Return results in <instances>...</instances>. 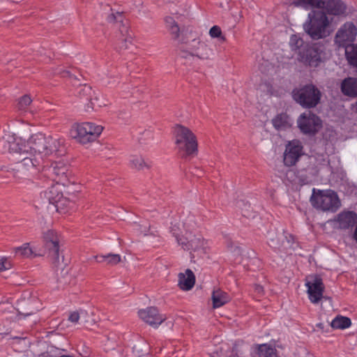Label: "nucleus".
Instances as JSON below:
<instances>
[{"instance_id":"obj_1","label":"nucleus","mask_w":357,"mask_h":357,"mask_svg":"<svg viewBox=\"0 0 357 357\" xmlns=\"http://www.w3.org/2000/svg\"><path fill=\"white\" fill-rule=\"evenodd\" d=\"M1 139L8 144L13 161L17 164V169L24 175H34L47 156L59 151L61 144L59 139L36 133L28 141L16 137L6 128H3Z\"/></svg>"},{"instance_id":"obj_2","label":"nucleus","mask_w":357,"mask_h":357,"mask_svg":"<svg viewBox=\"0 0 357 357\" xmlns=\"http://www.w3.org/2000/svg\"><path fill=\"white\" fill-rule=\"evenodd\" d=\"M170 232L175 237L178 245L183 250L192 252H205L208 242L204 240L197 230V224L192 216L188 217L183 224V230L179 225H174L170 228Z\"/></svg>"},{"instance_id":"obj_3","label":"nucleus","mask_w":357,"mask_h":357,"mask_svg":"<svg viewBox=\"0 0 357 357\" xmlns=\"http://www.w3.org/2000/svg\"><path fill=\"white\" fill-rule=\"evenodd\" d=\"M289 46L292 51L298 53L301 62L311 67L318 66L325 57L323 45H304L299 35L294 34L290 37Z\"/></svg>"},{"instance_id":"obj_4","label":"nucleus","mask_w":357,"mask_h":357,"mask_svg":"<svg viewBox=\"0 0 357 357\" xmlns=\"http://www.w3.org/2000/svg\"><path fill=\"white\" fill-rule=\"evenodd\" d=\"M303 26L305 32L313 40L325 38L334 29L326 14L318 10L310 12Z\"/></svg>"},{"instance_id":"obj_5","label":"nucleus","mask_w":357,"mask_h":357,"mask_svg":"<svg viewBox=\"0 0 357 357\" xmlns=\"http://www.w3.org/2000/svg\"><path fill=\"white\" fill-rule=\"evenodd\" d=\"M357 36V28L352 22L344 23L337 31L335 43L345 48L348 63L357 68V45H353Z\"/></svg>"},{"instance_id":"obj_6","label":"nucleus","mask_w":357,"mask_h":357,"mask_svg":"<svg viewBox=\"0 0 357 357\" xmlns=\"http://www.w3.org/2000/svg\"><path fill=\"white\" fill-rule=\"evenodd\" d=\"M175 143L178 151L183 156L197 152V141L195 135L187 127L176 125L174 127Z\"/></svg>"},{"instance_id":"obj_7","label":"nucleus","mask_w":357,"mask_h":357,"mask_svg":"<svg viewBox=\"0 0 357 357\" xmlns=\"http://www.w3.org/2000/svg\"><path fill=\"white\" fill-rule=\"evenodd\" d=\"M310 202L313 207L322 211L335 212L341 205L337 193L330 189L313 188Z\"/></svg>"},{"instance_id":"obj_8","label":"nucleus","mask_w":357,"mask_h":357,"mask_svg":"<svg viewBox=\"0 0 357 357\" xmlns=\"http://www.w3.org/2000/svg\"><path fill=\"white\" fill-rule=\"evenodd\" d=\"M103 127L93 122L74 123L70 130V135L81 144H87L96 139L102 133Z\"/></svg>"},{"instance_id":"obj_9","label":"nucleus","mask_w":357,"mask_h":357,"mask_svg":"<svg viewBox=\"0 0 357 357\" xmlns=\"http://www.w3.org/2000/svg\"><path fill=\"white\" fill-rule=\"evenodd\" d=\"M293 4L305 10L322 8L333 15H341L346 12V5L341 0H294Z\"/></svg>"},{"instance_id":"obj_10","label":"nucleus","mask_w":357,"mask_h":357,"mask_svg":"<svg viewBox=\"0 0 357 357\" xmlns=\"http://www.w3.org/2000/svg\"><path fill=\"white\" fill-rule=\"evenodd\" d=\"M294 99L303 107L312 108L318 105L321 92L313 84H307L293 91Z\"/></svg>"},{"instance_id":"obj_11","label":"nucleus","mask_w":357,"mask_h":357,"mask_svg":"<svg viewBox=\"0 0 357 357\" xmlns=\"http://www.w3.org/2000/svg\"><path fill=\"white\" fill-rule=\"evenodd\" d=\"M297 126L303 134L312 136L322 128V121L311 112H305L298 118Z\"/></svg>"},{"instance_id":"obj_12","label":"nucleus","mask_w":357,"mask_h":357,"mask_svg":"<svg viewBox=\"0 0 357 357\" xmlns=\"http://www.w3.org/2000/svg\"><path fill=\"white\" fill-rule=\"evenodd\" d=\"M305 285L310 302L313 304L318 303L321 300L324 291V285L321 277L317 275H308Z\"/></svg>"},{"instance_id":"obj_13","label":"nucleus","mask_w":357,"mask_h":357,"mask_svg":"<svg viewBox=\"0 0 357 357\" xmlns=\"http://www.w3.org/2000/svg\"><path fill=\"white\" fill-rule=\"evenodd\" d=\"M303 155H304V151L301 142L298 139L289 141L285 146L283 154L284 165L287 167L295 165Z\"/></svg>"},{"instance_id":"obj_14","label":"nucleus","mask_w":357,"mask_h":357,"mask_svg":"<svg viewBox=\"0 0 357 357\" xmlns=\"http://www.w3.org/2000/svg\"><path fill=\"white\" fill-rule=\"evenodd\" d=\"M138 314L141 319L153 328H158L166 319L165 315L160 314L153 307L140 310Z\"/></svg>"},{"instance_id":"obj_15","label":"nucleus","mask_w":357,"mask_h":357,"mask_svg":"<svg viewBox=\"0 0 357 357\" xmlns=\"http://www.w3.org/2000/svg\"><path fill=\"white\" fill-rule=\"evenodd\" d=\"M49 171L54 175L53 178L55 182L59 181L63 184L68 182V167L63 160L53 162L49 169Z\"/></svg>"},{"instance_id":"obj_16","label":"nucleus","mask_w":357,"mask_h":357,"mask_svg":"<svg viewBox=\"0 0 357 357\" xmlns=\"http://www.w3.org/2000/svg\"><path fill=\"white\" fill-rule=\"evenodd\" d=\"M357 220V213L354 211H344L340 213L335 221L341 229H348L354 225Z\"/></svg>"},{"instance_id":"obj_17","label":"nucleus","mask_w":357,"mask_h":357,"mask_svg":"<svg viewBox=\"0 0 357 357\" xmlns=\"http://www.w3.org/2000/svg\"><path fill=\"white\" fill-rule=\"evenodd\" d=\"M13 252L15 256L24 258L36 257L39 255L35 245L30 243H25L20 246L14 248Z\"/></svg>"},{"instance_id":"obj_18","label":"nucleus","mask_w":357,"mask_h":357,"mask_svg":"<svg viewBox=\"0 0 357 357\" xmlns=\"http://www.w3.org/2000/svg\"><path fill=\"white\" fill-rule=\"evenodd\" d=\"M293 123V119L286 113L278 114L272 119L273 127L278 131L290 128Z\"/></svg>"},{"instance_id":"obj_19","label":"nucleus","mask_w":357,"mask_h":357,"mask_svg":"<svg viewBox=\"0 0 357 357\" xmlns=\"http://www.w3.org/2000/svg\"><path fill=\"white\" fill-rule=\"evenodd\" d=\"M197 45L192 50L191 54L200 59H208L213 55L212 49L204 42L193 40Z\"/></svg>"},{"instance_id":"obj_20","label":"nucleus","mask_w":357,"mask_h":357,"mask_svg":"<svg viewBox=\"0 0 357 357\" xmlns=\"http://www.w3.org/2000/svg\"><path fill=\"white\" fill-rule=\"evenodd\" d=\"M195 282V277L193 272L187 269L185 273H181L178 274V286L184 291L190 290Z\"/></svg>"},{"instance_id":"obj_21","label":"nucleus","mask_w":357,"mask_h":357,"mask_svg":"<svg viewBox=\"0 0 357 357\" xmlns=\"http://www.w3.org/2000/svg\"><path fill=\"white\" fill-rule=\"evenodd\" d=\"M252 357H278L277 349L269 344H261L257 346Z\"/></svg>"},{"instance_id":"obj_22","label":"nucleus","mask_w":357,"mask_h":357,"mask_svg":"<svg viewBox=\"0 0 357 357\" xmlns=\"http://www.w3.org/2000/svg\"><path fill=\"white\" fill-rule=\"evenodd\" d=\"M50 199L56 202L54 206L59 213H66L74 206V202L64 197L63 195L57 194L56 197H50Z\"/></svg>"},{"instance_id":"obj_23","label":"nucleus","mask_w":357,"mask_h":357,"mask_svg":"<svg viewBox=\"0 0 357 357\" xmlns=\"http://www.w3.org/2000/svg\"><path fill=\"white\" fill-rule=\"evenodd\" d=\"M342 93L348 96H357V79L348 77L344 79L341 84Z\"/></svg>"},{"instance_id":"obj_24","label":"nucleus","mask_w":357,"mask_h":357,"mask_svg":"<svg viewBox=\"0 0 357 357\" xmlns=\"http://www.w3.org/2000/svg\"><path fill=\"white\" fill-rule=\"evenodd\" d=\"M66 185V184L59 183V181L55 182L54 184H53L50 188H49L47 190H45L43 192L44 197L50 204H52L54 205L56 202L50 199V197H56L57 194H59V195H62L63 190Z\"/></svg>"},{"instance_id":"obj_25","label":"nucleus","mask_w":357,"mask_h":357,"mask_svg":"<svg viewBox=\"0 0 357 357\" xmlns=\"http://www.w3.org/2000/svg\"><path fill=\"white\" fill-rule=\"evenodd\" d=\"M230 300L229 296L220 289H215L212 294L213 306L218 308L226 304Z\"/></svg>"},{"instance_id":"obj_26","label":"nucleus","mask_w":357,"mask_h":357,"mask_svg":"<svg viewBox=\"0 0 357 357\" xmlns=\"http://www.w3.org/2000/svg\"><path fill=\"white\" fill-rule=\"evenodd\" d=\"M43 238L47 243H50L52 245V247L50 248L52 252L56 257H58L59 246L56 233L53 230H48L44 234Z\"/></svg>"},{"instance_id":"obj_27","label":"nucleus","mask_w":357,"mask_h":357,"mask_svg":"<svg viewBox=\"0 0 357 357\" xmlns=\"http://www.w3.org/2000/svg\"><path fill=\"white\" fill-rule=\"evenodd\" d=\"M167 28L175 39L184 43L183 39H180V29L172 17L167 16L165 19Z\"/></svg>"},{"instance_id":"obj_28","label":"nucleus","mask_w":357,"mask_h":357,"mask_svg":"<svg viewBox=\"0 0 357 357\" xmlns=\"http://www.w3.org/2000/svg\"><path fill=\"white\" fill-rule=\"evenodd\" d=\"M351 321L347 317L338 315L335 317L331 321V326L335 329H345L350 327Z\"/></svg>"},{"instance_id":"obj_29","label":"nucleus","mask_w":357,"mask_h":357,"mask_svg":"<svg viewBox=\"0 0 357 357\" xmlns=\"http://www.w3.org/2000/svg\"><path fill=\"white\" fill-rule=\"evenodd\" d=\"M98 263H105L108 265H116L121 261V256L118 254L100 255L96 257Z\"/></svg>"},{"instance_id":"obj_30","label":"nucleus","mask_w":357,"mask_h":357,"mask_svg":"<svg viewBox=\"0 0 357 357\" xmlns=\"http://www.w3.org/2000/svg\"><path fill=\"white\" fill-rule=\"evenodd\" d=\"M130 165L133 168L137 169H144L149 168L151 162L149 160H145L140 155L132 156L130 160Z\"/></svg>"},{"instance_id":"obj_31","label":"nucleus","mask_w":357,"mask_h":357,"mask_svg":"<svg viewBox=\"0 0 357 357\" xmlns=\"http://www.w3.org/2000/svg\"><path fill=\"white\" fill-rule=\"evenodd\" d=\"M77 93L83 102L89 101L91 97L92 89L88 85H80L77 89Z\"/></svg>"},{"instance_id":"obj_32","label":"nucleus","mask_w":357,"mask_h":357,"mask_svg":"<svg viewBox=\"0 0 357 357\" xmlns=\"http://www.w3.org/2000/svg\"><path fill=\"white\" fill-rule=\"evenodd\" d=\"M80 315H83V317H80V324H93L96 323V319L91 316L86 310H79Z\"/></svg>"},{"instance_id":"obj_33","label":"nucleus","mask_w":357,"mask_h":357,"mask_svg":"<svg viewBox=\"0 0 357 357\" xmlns=\"http://www.w3.org/2000/svg\"><path fill=\"white\" fill-rule=\"evenodd\" d=\"M135 229L138 234H142L144 236L149 235V225L147 222H144L143 224H136L135 225Z\"/></svg>"},{"instance_id":"obj_34","label":"nucleus","mask_w":357,"mask_h":357,"mask_svg":"<svg viewBox=\"0 0 357 357\" xmlns=\"http://www.w3.org/2000/svg\"><path fill=\"white\" fill-rule=\"evenodd\" d=\"M275 234L273 232H269L268 234V243L269 245L274 249H280V245L279 242V239L278 238H275Z\"/></svg>"},{"instance_id":"obj_35","label":"nucleus","mask_w":357,"mask_h":357,"mask_svg":"<svg viewBox=\"0 0 357 357\" xmlns=\"http://www.w3.org/2000/svg\"><path fill=\"white\" fill-rule=\"evenodd\" d=\"M32 100L29 96H24L20 98L18 102V108L20 110L25 111L26 109V107L29 106Z\"/></svg>"},{"instance_id":"obj_36","label":"nucleus","mask_w":357,"mask_h":357,"mask_svg":"<svg viewBox=\"0 0 357 357\" xmlns=\"http://www.w3.org/2000/svg\"><path fill=\"white\" fill-rule=\"evenodd\" d=\"M12 264L7 257L0 258V271H4L11 268Z\"/></svg>"},{"instance_id":"obj_37","label":"nucleus","mask_w":357,"mask_h":357,"mask_svg":"<svg viewBox=\"0 0 357 357\" xmlns=\"http://www.w3.org/2000/svg\"><path fill=\"white\" fill-rule=\"evenodd\" d=\"M80 315L79 310L73 312L70 314L68 321H70L73 324H80Z\"/></svg>"},{"instance_id":"obj_38","label":"nucleus","mask_w":357,"mask_h":357,"mask_svg":"<svg viewBox=\"0 0 357 357\" xmlns=\"http://www.w3.org/2000/svg\"><path fill=\"white\" fill-rule=\"evenodd\" d=\"M209 35L212 38H220L222 36L221 29L218 26H213L209 30Z\"/></svg>"},{"instance_id":"obj_39","label":"nucleus","mask_w":357,"mask_h":357,"mask_svg":"<svg viewBox=\"0 0 357 357\" xmlns=\"http://www.w3.org/2000/svg\"><path fill=\"white\" fill-rule=\"evenodd\" d=\"M259 89L262 91L267 92L268 93H272V85L270 84V82L261 83L259 85Z\"/></svg>"},{"instance_id":"obj_40","label":"nucleus","mask_w":357,"mask_h":357,"mask_svg":"<svg viewBox=\"0 0 357 357\" xmlns=\"http://www.w3.org/2000/svg\"><path fill=\"white\" fill-rule=\"evenodd\" d=\"M153 139V133H152V131L150 130H145L143 134H142V137L140 138V140L141 141H144L143 142H146V140L148 139Z\"/></svg>"},{"instance_id":"obj_41","label":"nucleus","mask_w":357,"mask_h":357,"mask_svg":"<svg viewBox=\"0 0 357 357\" xmlns=\"http://www.w3.org/2000/svg\"><path fill=\"white\" fill-rule=\"evenodd\" d=\"M13 344L19 343V344H22L24 347H25L27 344V341H26V338L14 337H13Z\"/></svg>"},{"instance_id":"obj_42","label":"nucleus","mask_w":357,"mask_h":357,"mask_svg":"<svg viewBox=\"0 0 357 357\" xmlns=\"http://www.w3.org/2000/svg\"><path fill=\"white\" fill-rule=\"evenodd\" d=\"M119 17H121L120 13H116V14L112 13L108 16V21L109 22H114Z\"/></svg>"},{"instance_id":"obj_43","label":"nucleus","mask_w":357,"mask_h":357,"mask_svg":"<svg viewBox=\"0 0 357 357\" xmlns=\"http://www.w3.org/2000/svg\"><path fill=\"white\" fill-rule=\"evenodd\" d=\"M289 238H288V237H287V236H285L286 242H284V241H283V243H283V244H284V243H286V244H287V245H284V247H285V248H286V247H290V248H293V244H292V243H291V241H293V237H292L291 235H289Z\"/></svg>"},{"instance_id":"obj_44","label":"nucleus","mask_w":357,"mask_h":357,"mask_svg":"<svg viewBox=\"0 0 357 357\" xmlns=\"http://www.w3.org/2000/svg\"><path fill=\"white\" fill-rule=\"evenodd\" d=\"M255 291L259 294H262L264 293V288L260 284H255Z\"/></svg>"},{"instance_id":"obj_45","label":"nucleus","mask_w":357,"mask_h":357,"mask_svg":"<svg viewBox=\"0 0 357 357\" xmlns=\"http://www.w3.org/2000/svg\"><path fill=\"white\" fill-rule=\"evenodd\" d=\"M63 73V77L70 76V73L68 71H65Z\"/></svg>"},{"instance_id":"obj_46","label":"nucleus","mask_w":357,"mask_h":357,"mask_svg":"<svg viewBox=\"0 0 357 357\" xmlns=\"http://www.w3.org/2000/svg\"><path fill=\"white\" fill-rule=\"evenodd\" d=\"M111 83H112V81H109V80H108V81H107V80H104V81H103V84H111Z\"/></svg>"},{"instance_id":"obj_47","label":"nucleus","mask_w":357,"mask_h":357,"mask_svg":"<svg viewBox=\"0 0 357 357\" xmlns=\"http://www.w3.org/2000/svg\"><path fill=\"white\" fill-rule=\"evenodd\" d=\"M106 76H107V77H112V76H113V74H112V73H110L107 72V74H106Z\"/></svg>"},{"instance_id":"obj_48","label":"nucleus","mask_w":357,"mask_h":357,"mask_svg":"<svg viewBox=\"0 0 357 357\" xmlns=\"http://www.w3.org/2000/svg\"><path fill=\"white\" fill-rule=\"evenodd\" d=\"M354 109L357 112V101H356V105L354 106Z\"/></svg>"},{"instance_id":"obj_49","label":"nucleus","mask_w":357,"mask_h":357,"mask_svg":"<svg viewBox=\"0 0 357 357\" xmlns=\"http://www.w3.org/2000/svg\"><path fill=\"white\" fill-rule=\"evenodd\" d=\"M64 324H65V322H64V321H63V322L61 323V328H63V326Z\"/></svg>"},{"instance_id":"obj_50","label":"nucleus","mask_w":357,"mask_h":357,"mask_svg":"<svg viewBox=\"0 0 357 357\" xmlns=\"http://www.w3.org/2000/svg\"><path fill=\"white\" fill-rule=\"evenodd\" d=\"M86 111H89V107L88 106L87 108L85 109Z\"/></svg>"},{"instance_id":"obj_51","label":"nucleus","mask_w":357,"mask_h":357,"mask_svg":"<svg viewBox=\"0 0 357 357\" xmlns=\"http://www.w3.org/2000/svg\"><path fill=\"white\" fill-rule=\"evenodd\" d=\"M6 333V332H0V334Z\"/></svg>"},{"instance_id":"obj_52","label":"nucleus","mask_w":357,"mask_h":357,"mask_svg":"<svg viewBox=\"0 0 357 357\" xmlns=\"http://www.w3.org/2000/svg\"><path fill=\"white\" fill-rule=\"evenodd\" d=\"M307 357H311V356H307Z\"/></svg>"}]
</instances>
